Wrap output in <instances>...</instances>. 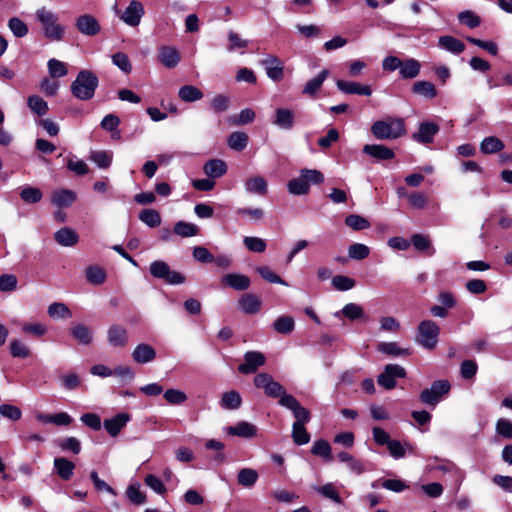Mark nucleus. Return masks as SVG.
Instances as JSON below:
<instances>
[{"label":"nucleus","mask_w":512,"mask_h":512,"mask_svg":"<svg viewBox=\"0 0 512 512\" xmlns=\"http://www.w3.org/2000/svg\"><path fill=\"white\" fill-rule=\"evenodd\" d=\"M254 385L262 389L264 394L273 399H278V404L290 410L295 421L293 423L307 424L311 419L310 411L303 407L300 402L292 395L287 393L285 387L275 381L268 373H259L254 378Z\"/></svg>","instance_id":"obj_1"},{"label":"nucleus","mask_w":512,"mask_h":512,"mask_svg":"<svg viewBox=\"0 0 512 512\" xmlns=\"http://www.w3.org/2000/svg\"><path fill=\"white\" fill-rule=\"evenodd\" d=\"M99 85L97 75L91 70H81L70 85L71 94L80 101L92 99Z\"/></svg>","instance_id":"obj_2"},{"label":"nucleus","mask_w":512,"mask_h":512,"mask_svg":"<svg viewBox=\"0 0 512 512\" xmlns=\"http://www.w3.org/2000/svg\"><path fill=\"white\" fill-rule=\"evenodd\" d=\"M405 132L403 119L397 117L377 120L371 126V133L378 140H395L403 136Z\"/></svg>","instance_id":"obj_3"},{"label":"nucleus","mask_w":512,"mask_h":512,"mask_svg":"<svg viewBox=\"0 0 512 512\" xmlns=\"http://www.w3.org/2000/svg\"><path fill=\"white\" fill-rule=\"evenodd\" d=\"M37 20L41 23L43 34L51 41H60L64 35V28L58 23V16L45 7L36 11Z\"/></svg>","instance_id":"obj_4"},{"label":"nucleus","mask_w":512,"mask_h":512,"mask_svg":"<svg viewBox=\"0 0 512 512\" xmlns=\"http://www.w3.org/2000/svg\"><path fill=\"white\" fill-rule=\"evenodd\" d=\"M440 334V327L432 320H423L417 327L416 342L424 349L435 348Z\"/></svg>","instance_id":"obj_5"},{"label":"nucleus","mask_w":512,"mask_h":512,"mask_svg":"<svg viewBox=\"0 0 512 512\" xmlns=\"http://www.w3.org/2000/svg\"><path fill=\"white\" fill-rule=\"evenodd\" d=\"M451 384L448 380H436L430 388L424 389L420 393V400L423 404L435 408L444 397L450 392Z\"/></svg>","instance_id":"obj_6"},{"label":"nucleus","mask_w":512,"mask_h":512,"mask_svg":"<svg viewBox=\"0 0 512 512\" xmlns=\"http://www.w3.org/2000/svg\"><path fill=\"white\" fill-rule=\"evenodd\" d=\"M150 273L157 279H162L168 284H182L185 277L176 271H172L169 265L164 261H154L150 264Z\"/></svg>","instance_id":"obj_7"},{"label":"nucleus","mask_w":512,"mask_h":512,"mask_svg":"<svg viewBox=\"0 0 512 512\" xmlns=\"http://www.w3.org/2000/svg\"><path fill=\"white\" fill-rule=\"evenodd\" d=\"M145 13L143 4L132 0L124 11L116 10L117 16L128 26L137 27Z\"/></svg>","instance_id":"obj_8"},{"label":"nucleus","mask_w":512,"mask_h":512,"mask_svg":"<svg viewBox=\"0 0 512 512\" xmlns=\"http://www.w3.org/2000/svg\"><path fill=\"white\" fill-rule=\"evenodd\" d=\"M440 127L432 121H423L418 126V131L413 133L412 139L421 144L432 143L438 134Z\"/></svg>","instance_id":"obj_9"},{"label":"nucleus","mask_w":512,"mask_h":512,"mask_svg":"<svg viewBox=\"0 0 512 512\" xmlns=\"http://www.w3.org/2000/svg\"><path fill=\"white\" fill-rule=\"evenodd\" d=\"M405 376L404 369L399 365H387L385 370L378 376V384L385 389H392L396 385V378Z\"/></svg>","instance_id":"obj_10"},{"label":"nucleus","mask_w":512,"mask_h":512,"mask_svg":"<svg viewBox=\"0 0 512 512\" xmlns=\"http://www.w3.org/2000/svg\"><path fill=\"white\" fill-rule=\"evenodd\" d=\"M272 124L281 130H291L295 124V113L288 108H277L275 110Z\"/></svg>","instance_id":"obj_11"},{"label":"nucleus","mask_w":512,"mask_h":512,"mask_svg":"<svg viewBox=\"0 0 512 512\" xmlns=\"http://www.w3.org/2000/svg\"><path fill=\"white\" fill-rule=\"evenodd\" d=\"M158 59L164 67L173 69L179 64L181 56L175 47L164 45L158 50Z\"/></svg>","instance_id":"obj_12"},{"label":"nucleus","mask_w":512,"mask_h":512,"mask_svg":"<svg viewBox=\"0 0 512 512\" xmlns=\"http://www.w3.org/2000/svg\"><path fill=\"white\" fill-rule=\"evenodd\" d=\"M225 431L230 436L249 439L257 436L258 428L250 422L239 421L233 426L226 427Z\"/></svg>","instance_id":"obj_13"},{"label":"nucleus","mask_w":512,"mask_h":512,"mask_svg":"<svg viewBox=\"0 0 512 512\" xmlns=\"http://www.w3.org/2000/svg\"><path fill=\"white\" fill-rule=\"evenodd\" d=\"M221 284L237 291H244L250 287L251 280L240 273H228L221 278Z\"/></svg>","instance_id":"obj_14"},{"label":"nucleus","mask_w":512,"mask_h":512,"mask_svg":"<svg viewBox=\"0 0 512 512\" xmlns=\"http://www.w3.org/2000/svg\"><path fill=\"white\" fill-rule=\"evenodd\" d=\"M76 27L80 33L87 36H94L100 31L97 19L89 14L79 16L76 20Z\"/></svg>","instance_id":"obj_15"},{"label":"nucleus","mask_w":512,"mask_h":512,"mask_svg":"<svg viewBox=\"0 0 512 512\" xmlns=\"http://www.w3.org/2000/svg\"><path fill=\"white\" fill-rule=\"evenodd\" d=\"M265 361L264 354H245L244 362L238 366V371L245 375L255 373Z\"/></svg>","instance_id":"obj_16"},{"label":"nucleus","mask_w":512,"mask_h":512,"mask_svg":"<svg viewBox=\"0 0 512 512\" xmlns=\"http://www.w3.org/2000/svg\"><path fill=\"white\" fill-rule=\"evenodd\" d=\"M265 67L267 76L273 81H279L284 76L283 66L281 61L273 55H269L261 61Z\"/></svg>","instance_id":"obj_17"},{"label":"nucleus","mask_w":512,"mask_h":512,"mask_svg":"<svg viewBox=\"0 0 512 512\" xmlns=\"http://www.w3.org/2000/svg\"><path fill=\"white\" fill-rule=\"evenodd\" d=\"M336 86L341 92L345 94H356L363 96H370L372 94V89L369 85H361L353 81H345L339 79L336 81Z\"/></svg>","instance_id":"obj_18"},{"label":"nucleus","mask_w":512,"mask_h":512,"mask_svg":"<svg viewBox=\"0 0 512 512\" xmlns=\"http://www.w3.org/2000/svg\"><path fill=\"white\" fill-rule=\"evenodd\" d=\"M129 420V414L118 413L114 417L104 420L103 425L110 436L116 437L119 432L126 426Z\"/></svg>","instance_id":"obj_19"},{"label":"nucleus","mask_w":512,"mask_h":512,"mask_svg":"<svg viewBox=\"0 0 512 512\" xmlns=\"http://www.w3.org/2000/svg\"><path fill=\"white\" fill-rule=\"evenodd\" d=\"M238 305L243 313L253 315L260 311L261 300L255 294L245 293L238 300Z\"/></svg>","instance_id":"obj_20"},{"label":"nucleus","mask_w":512,"mask_h":512,"mask_svg":"<svg viewBox=\"0 0 512 512\" xmlns=\"http://www.w3.org/2000/svg\"><path fill=\"white\" fill-rule=\"evenodd\" d=\"M342 316L352 321L358 319L367 321L368 319V316L365 314L364 309L356 303H348L340 311H336L334 313V317L336 318H341Z\"/></svg>","instance_id":"obj_21"},{"label":"nucleus","mask_w":512,"mask_h":512,"mask_svg":"<svg viewBox=\"0 0 512 512\" xmlns=\"http://www.w3.org/2000/svg\"><path fill=\"white\" fill-rule=\"evenodd\" d=\"M363 152L377 160H390L395 157V153L392 149L378 144L364 145Z\"/></svg>","instance_id":"obj_22"},{"label":"nucleus","mask_w":512,"mask_h":512,"mask_svg":"<svg viewBox=\"0 0 512 512\" xmlns=\"http://www.w3.org/2000/svg\"><path fill=\"white\" fill-rule=\"evenodd\" d=\"M128 341L127 330L119 325H113L108 330V342L115 348H123Z\"/></svg>","instance_id":"obj_23"},{"label":"nucleus","mask_w":512,"mask_h":512,"mask_svg":"<svg viewBox=\"0 0 512 512\" xmlns=\"http://www.w3.org/2000/svg\"><path fill=\"white\" fill-rule=\"evenodd\" d=\"M203 171L207 177L216 179L227 172V165L221 159H211L204 164Z\"/></svg>","instance_id":"obj_24"},{"label":"nucleus","mask_w":512,"mask_h":512,"mask_svg":"<svg viewBox=\"0 0 512 512\" xmlns=\"http://www.w3.org/2000/svg\"><path fill=\"white\" fill-rule=\"evenodd\" d=\"M411 244L417 251L426 253L428 256H433L436 252L431 239L427 235L413 234L411 236Z\"/></svg>","instance_id":"obj_25"},{"label":"nucleus","mask_w":512,"mask_h":512,"mask_svg":"<svg viewBox=\"0 0 512 512\" xmlns=\"http://www.w3.org/2000/svg\"><path fill=\"white\" fill-rule=\"evenodd\" d=\"M53 464L55 472L61 479L65 481L71 479L75 469V464L72 461L64 457H57L54 459Z\"/></svg>","instance_id":"obj_26"},{"label":"nucleus","mask_w":512,"mask_h":512,"mask_svg":"<svg viewBox=\"0 0 512 512\" xmlns=\"http://www.w3.org/2000/svg\"><path fill=\"white\" fill-rule=\"evenodd\" d=\"M420 70V62L414 58H409L402 61L399 69V75L403 79H413L419 75Z\"/></svg>","instance_id":"obj_27"},{"label":"nucleus","mask_w":512,"mask_h":512,"mask_svg":"<svg viewBox=\"0 0 512 512\" xmlns=\"http://www.w3.org/2000/svg\"><path fill=\"white\" fill-rule=\"evenodd\" d=\"M76 200V193L69 189H60L52 193L51 201L57 207H68Z\"/></svg>","instance_id":"obj_28"},{"label":"nucleus","mask_w":512,"mask_h":512,"mask_svg":"<svg viewBox=\"0 0 512 512\" xmlns=\"http://www.w3.org/2000/svg\"><path fill=\"white\" fill-rule=\"evenodd\" d=\"M438 45L455 55L462 53L465 49L464 43L453 36H441L438 40Z\"/></svg>","instance_id":"obj_29"},{"label":"nucleus","mask_w":512,"mask_h":512,"mask_svg":"<svg viewBox=\"0 0 512 512\" xmlns=\"http://www.w3.org/2000/svg\"><path fill=\"white\" fill-rule=\"evenodd\" d=\"M54 239L61 246L71 247L78 242L79 237L75 231L64 227L56 231Z\"/></svg>","instance_id":"obj_30"},{"label":"nucleus","mask_w":512,"mask_h":512,"mask_svg":"<svg viewBox=\"0 0 512 512\" xmlns=\"http://www.w3.org/2000/svg\"><path fill=\"white\" fill-rule=\"evenodd\" d=\"M20 330L27 336L40 338L47 333L48 328L41 322H23L20 324Z\"/></svg>","instance_id":"obj_31"},{"label":"nucleus","mask_w":512,"mask_h":512,"mask_svg":"<svg viewBox=\"0 0 512 512\" xmlns=\"http://www.w3.org/2000/svg\"><path fill=\"white\" fill-rule=\"evenodd\" d=\"M245 190L248 193L265 195L267 193V182L262 176L250 177L245 182Z\"/></svg>","instance_id":"obj_32"},{"label":"nucleus","mask_w":512,"mask_h":512,"mask_svg":"<svg viewBox=\"0 0 512 512\" xmlns=\"http://www.w3.org/2000/svg\"><path fill=\"white\" fill-rule=\"evenodd\" d=\"M241 404V395L235 390L223 393L220 399V406L225 410H236Z\"/></svg>","instance_id":"obj_33"},{"label":"nucleus","mask_w":512,"mask_h":512,"mask_svg":"<svg viewBox=\"0 0 512 512\" xmlns=\"http://www.w3.org/2000/svg\"><path fill=\"white\" fill-rule=\"evenodd\" d=\"M178 96L182 101L191 103L201 100L203 92L193 85H184L179 89Z\"/></svg>","instance_id":"obj_34"},{"label":"nucleus","mask_w":512,"mask_h":512,"mask_svg":"<svg viewBox=\"0 0 512 512\" xmlns=\"http://www.w3.org/2000/svg\"><path fill=\"white\" fill-rule=\"evenodd\" d=\"M415 94L421 95L427 99H433L437 96V90L434 84L429 81H417L412 86Z\"/></svg>","instance_id":"obj_35"},{"label":"nucleus","mask_w":512,"mask_h":512,"mask_svg":"<svg viewBox=\"0 0 512 512\" xmlns=\"http://www.w3.org/2000/svg\"><path fill=\"white\" fill-rule=\"evenodd\" d=\"M258 472L252 468H242L237 475V481L238 484L246 487L251 488L255 485V483L258 480Z\"/></svg>","instance_id":"obj_36"},{"label":"nucleus","mask_w":512,"mask_h":512,"mask_svg":"<svg viewBox=\"0 0 512 512\" xmlns=\"http://www.w3.org/2000/svg\"><path fill=\"white\" fill-rule=\"evenodd\" d=\"M248 135L244 132H233L227 139L228 146L235 151H243L248 145Z\"/></svg>","instance_id":"obj_37"},{"label":"nucleus","mask_w":512,"mask_h":512,"mask_svg":"<svg viewBox=\"0 0 512 512\" xmlns=\"http://www.w3.org/2000/svg\"><path fill=\"white\" fill-rule=\"evenodd\" d=\"M328 75V70H322L316 77L312 78L306 83L303 89V93L310 96L314 95L321 88Z\"/></svg>","instance_id":"obj_38"},{"label":"nucleus","mask_w":512,"mask_h":512,"mask_svg":"<svg viewBox=\"0 0 512 512\" xmlns=\"http://www.w3.org/2000/svg\"><path fill=\"white\" fill-rule=\"evenodd\" d=\"M295 327V320L292 316L283 315L273 322V329L279 334H290Z\"/></svg>","instance_id":"obj_39"},{"label":"nucleus","mask_w":512,"mask_h":512,"mask_svg":"<svg viewBox=\"0 0 512 512\" xmlns=\"http://www.w3.org/2000/svg\"><path fill=\"white\" fill-rule=\"evenodd\" d=\"M503 148L504 143L495 136L485 137L480 144V150L484 154L497 153Z\"/></svg>","instance_id":"obj_40"},{"label":"nucleus","mask_w":512,"mask_h":512,"mask_svg":"<svg viewBox=\"0 0 512 512\" xmlns=\"http://www.w3.org/2000/svg\"><path fill=\"white\" fill-rule=\"evenodd\" d=\"M90 160L93 161L99 168L106 169L110 167L113 160V153L106 150L92 151Z\"/></svg>","instance_id":"obj_41"},{"label":"nucleus","mask_w":512,"mask_h":512,"mask_svg":"<svg viewBox=\"0 0 512 512\" xmlns=\"http://www.w3.org/2000/svg\"><path fill=\"white\" fill-rule=\"evenodd\" d=\"M48 315L53 319H68L72 313L68 306L61 302H54L48 306Z\"/></svg>","instance_id":"obj_42"},{"label":"nucleus","mask_w":512,"mask_h":512,"mask_svg":"<svg viewBox=\"0 0 512 512\" xmlns=\"http://www.w3.org/2000/svg\"><path fill=\"white\" fill-rule=\"evenodd\" d=\"M305 425L306 424H298V423L292 424L291 437L293 439V442L296 445H299V446L305 445V444L309 443V441H310L311 437H310V434L307 432Z\"/></svg>","instance_id":"obj_43"},{"label":"nucleus","mask_w":512,"mask_h":512,"mask_svg":"<svg viewBox=\"0 0 512 512\" xmlns=\"http://www.w3.org/2000/svg\"><path fill=\"white\" fill-rule=\"evenodd\" d=\"M27 105L33 113L39 116L45 115L48 111L47 102L38 95L29 96L27 99Z\"/></svg>","instance_id":"obj_44"},{"label":"nucleus","mask_w":512,"mask_h":512,"mask_svg":"<svg viewBox=\"0 0 512 512\" xmlns=\"http://www.w3.org/2000/svg\"><path fill=\"white\" fill-rule=\"evenodd\" d=\"M139 219L151 228L158 227L161 224V216L155 209H144L139 214Z\"/></svg>","instance_id":"obj_45"},{"label":"nucleus","mask_w":512,"mask_h":512,"mask_svg":"<svg viewBox=\"0 0 512 512\" xmlns=\"http://www.w3.org/2000/svg\"><path fill=\"white\" fill-rule=\"evenodd\" d=\"M86 279L91 284L100 285L104 283L106 279V273L100 266L92 265L86 269Z\"/></svg>","instance_id":"obj_46"},{"label":"nucleus","mask_w":512,"mask_h":512,"mask_svg":"<svg viewBox=\"0 0 512 512\" xmlns=\"http://www.w3.org/2000/svg\"><path fill=\"white\" fill-rule=\"evenodd\" d=\"M315 490L323 497L337 504H342V499L333 483H326L322 486L315 487Z\"/></svg>","instance_id":"obj_47"},{"label":"nucleus","mask_w":512,"mask_h":512,"mask_svg":"<svg viewBox=\"0 0 512 512\" xmlns=\"http://www.w3.org/2000/svg\"><path fill=\"white\" fill-rule=\"evenodd\" d=\"M289 193L293 195H304L309 192V185L300 174L299 177L290 180L287 184Z\"/></svg>","instance_id":"obj_48"},{"label":"nucleus","mask_w":512,"mask_h":512,"mask_svg":"<svg viewBox=\"0 0 512 512\" xmlns=\"http://www.w3.org/2000/svg\"><path fill=\"white\" fill-rule=\"evenodd\" d=\"M47 67H48L49 75L52 78H61V77L66 76L68 73L66 64L64 62L54 59V58L48 60Z\"/></svg>","instance_id":"obj_49"},{"label":"nucleus","mask_w":512,"mask_h":512,"mask_svg":"<svg viewBox=\"0 0 512 512\" xmlns=\"http://www.w3.org/2000/svg\"><path fill=\"white\" fill-rule=\"evenodd\" d=\"M71 333L73 337L82 344H89L93 338L91 330L83 324L75 325L71 329Z\"/></svg>","instance_id":"obj_50"},{"label":"nucleus","mask_w":512,"mask_h":512,"mask_svg":"<svg viewBox=\"0 0 512 512\" xmlns=\"http://www.w3.org/2000/svg\"><path fill=\"white\" fill-rule=\"evenodd\" d=\"M174 232L181 237H192L198 234L199 228L195 224L178 221L174 226Z\"/></svg>","instance_id":"obj_51"},{"label":"nucleus","mask_w":512,"mask_h":512,"mask_svg":"<svg viewBox=\"0 0 512 512\" xmlns=\"http://www.w3.org/2000/svg\"><path fill=\"white\" fill-rule=\"evenodd\" d=\"M311 453L313 455L320 456L326 460L332 459L331 446L326 440L323 439L314 442L311 448Z\"/></svg>","instance_id":"obj_52"},{"label":"nucleus","mask_w":512,"mask_h":512,"mask_svg":"<svg viewBox=\"0 0 512 512\" xmlns=\"http://www.w3.org/2000/svg\"><path fill=\"white\" fill-rule=\"evenodd\" d=\"M243 243L249 251L256 253L264 252L267 247V244L264 239L254 236L244 237Z\"/></svg>","instance_id":"obj_53"},{"label":"nucleus","mask_w":512,"mask_h":512,"mask_svg":"<svg viewBox=\"0 0 512 512\" xmlns=\"http://www.w3.org/2000/svg\"><path fill=\"white\" fill-rule=\"evenodd\" d=\"M67 168L79 176L85 175L89 171L88 165L74 155L68 157Z\"/></svg>","instance_id":"obj_54"},{"label":"nucleus","mask_w":512,"mask_h":512,"mask_svg":"<svg viewBox=\"0 0 512 512\" xmlns=\"http://www.w3.org/2000/svg\"><path fill=\"white\" fill-rule=\"evenodd\" d=\"M370 254L368 246L362 243H354L348 248V256L354 260H363Z\"/></svg>","instance_id":"obj_55"},{"label":"nucleus","mask_w":512,"mask_h":512,"mask_svg":"<svg viewBox=\"0 0 512 512\" xmlns=\"http://www.w3.org/2000/svg\"><path fill=\"white\" fill-rule=\"evenodd\" d=\"M121 123V120L120 118L115 115V114H107L102 120H101V123H100V127L103 129V130H106L108 132H117V138L120 137V133L119 131H117L119 125Z\"/></svg>","instance_id":"obj_56"},{"label":"nucleus","mask_w":512,"mask_h":512,"mask_svg":"<svg viewBox=\"0 0 512 512\" xmlns=\"http://www.w3.org/2000/svg\"><path fill=\"white\" fill-rule=\"evenodd\" d=\"M20 197L24 202L34 204L42 199V192L38 188L27 186L21 190Z\"/></svg>","instance_id":"obj_57"},{"label":"nucleus","mask_w":512,"mask_h":512,"mask_svg":"<svg viewBox=\"0 0 512 512\" xmlns=\"http://www.w3.org/2000/svg\"><path fill=\"white\" fill-rule=\"evenodd\" d=\"M345 224L356 231L370 227V223L366 218L356 214L348 215L345 219Z\"/></svg>","instance_id":"obj_58"},{"label":"nucleus","mask_w":512,"mask_h":512,"mask_svg":"<svg viewBox=\"0 0 512 512\" xmlns=\"http://www.w3.org/2000/svg\"><path fill=\"white\" fill-rule=\"evenodd\" d=\"M127 498L135 505H141L146 502V496L140 490L139 484H131L126 490Z\"/></svg>","instance_id":"obj_59"},{"label":"nucleus","mask_w":512,"mask_h":512,"mask_svg":"<svg viewBox=\"0 0 512 512\" xmlns=\"http://www.w3.org/2000/svg\"><path fill=\"white\" fill-rule=\"evenodd\" d=\"M332 285L339 291H348L355 287L356 282L348 276L336 275L332 278Z\"/></svg>","instance_id":"obj_60"},{"label":"nucleus","mask_w":512,"mask_h":512,"mask_svg":"<svg viewBox=\"0 0 512 512\" xmlns=\"http://www.w3.org/2000/svg\"><path fill=\"white\" fill-rule=\"evenodd\" d=\"M8 27L15 37L21 38L27 35L28 27L27 25L19 18L12 17L8 21Z\"/></svg>","instance_id":"obj_61"},{"label":"nucleus","mask_w":512,"mask_h":512,"mask_svg":"<svg viewBox=\"0 0 512 512\" xmlns=\"http://www.w3.org/2000/svg\"><path fill=\"white\" fill-rule=\"evenodd\" d=\"M458 20L469 28H476L481 23L480 17L470 10L460 12Z\"/></svg>","instance_id":"obj_62"},{"label":"nucleus","mask_w":512,"mask_h":512,"mask_svg":"<svg viewBox=\"0 0 512 512\" xmlns=\"http://www.w3.org/2000/svg\"><path fill=\"white\" fill-rule=\"evenodd\" d=\"M256 271L258 272V274L263 278L265 279L266 281H268L269 283H274V284H281V285H285L287 286V283L280 277L278 276L276 273H274L269 267L267 266H260V267H257L256 268Z\"/></svg>","instance_id":"obj_63"},{"label":"nucleus","mask_w":512,"mask_h":512,"mask_svg":"<svg viewBox=\"0 0 512 512\" xmlns=\"http://www.w3.org/2000/svg\"><path fill=\"white\" fill-rule=\"evenodd\" d=\"M58 445L63 451H71L74 454L81 451V443L76 437L63 438L59 440Z\"/></svg>","instance_id":"obj_64"}]
</instances>
